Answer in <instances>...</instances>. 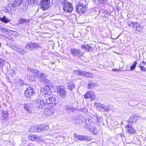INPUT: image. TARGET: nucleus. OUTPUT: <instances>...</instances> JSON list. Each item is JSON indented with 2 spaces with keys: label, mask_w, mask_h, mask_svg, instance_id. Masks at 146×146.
<instances>
[{
  "label": "nucleus",
  "mask_w": 146,
  "mask_h": 146,
  "mask_svg": "<svg viewBox=\"0 0 146 146\" xmlns=\"http://www.w3.org/2000/svg\"><path fill=\"white\" fill-rule=\"evenodd\" d=\"M51 97L50 98H45V99L44 100V101H45V103L46 104H50V106H51Z\"/></svg>",
  "instance_id": "30"
},
{
  "label": "nucleus",
  "mask_w": 146,
  "mask_h": 146,
  "mask_svg": "<svg viewBox=\"0 0 146 146\" xmlns=\"http://www.w3.org/2000/svg\"><path fill=\"white\" fill-rule=\"evenodd\" d=\"M35 92L33 88L31 87H28L25 91V95L28 98H31L35 94Z\"/></svg>",
  "instance_id": "5"
},
{
  "label": "nucleus",
  "mask_w": 146,
  "mask_h": 146,
  "mask_svg": "<svg viewBox=\"0 0 146 146\" xmlns=\"http://www.w3.org/2000/svg\"><path fill=\"white\" fill-rule=\"evenodd\" d=\"M33 48H36L38 49H41L42 47L39 45V44L36 43H33Z\"/></svg>",
  "instance_id": "25"
},
{
  "label": "nucleus",
  "mask_w": 146,
  "mask_h": 146,
  "mask_svg": "<svg viewBox=\"0 0 146 146\" xmlns=\"http://www.w3.org/2000/svg\"><path fill=\"white\" fill-rule=\"evenodd\" d=\"M76 9L78 13L81 14L84 13L86 11V6L82 4L78 5L77 6Z\"/></svg>",
  "instance_id": "8"
},
{
  "label": "nucleus",
  "mask_w": 146,
  "mask_h": 146,
  "mask_svg": "<svg viewBox=\"0 0 146 146\" xmlns=\"http://www.w3.org/2000/svg\"><path fill=\"white\" fill-rule=\"evenodd\" d=\"M93 2H95L96 1V0H92Z\"/></svg>",
  "instance_id": "53"
},
{
  "label": "nucleus",
  "mask_w": 146,
  "mask_h": 146,
  "mask_svg": "<svg viewBox=\"0 0 146 146\" xmlns=\"http://www.w3.org/2000/svg\"><path fill=\"white\" fill-rule=\"evenodd\" d=\"M68 89L70 91H72L73 88L75 87V85L74 82H70L68 84L67 86Z\"/></svg>",
  "instance_id": "18"
},
{
  "label": "nucleus",
  "mask_w": 146,
  "mask_h": 146,
  "mask_svg": "<svg viewBox=\"0 0 146 146\" xmlns=\"http://www.w3.org/2000/svg\"><path fill=\"white\" fill-rule=\"evenodd\" d=\"M63 4L64 5L63 9L64 11L66 13L71 12L73 9L72 4L65 0Z\"/></svg>",
  "instance_id": "2"
},
{
  "label": "nucleus",
  "mask_w": 146,
  "mask_h": 146,
  "mask_svg": "<svg viewBox=\"0 0 146 146\" xmlns=\"http://www.w3.org/2000/svg\"><path fill=\"white\" fill-rule=\"evenodd\" d=\"M85 77L88 78H92L93 77V74L91 73L86 72Z\"/></svg>",
  "instance_id": "35"
},
{
  "label": "nucleus",
  "mask_w": 146,
  "mask_h": 146,
  "mask_svg": "<svg viewBox=\"0 0 146 146\" xmlns=\"http://www.w3.org/2000/svg\"><path fill=\"white\" fill-rule=\"evenodd\" d=\"M0 21L5 23H7L10 21V20L9 19L5 16H3L0 18Z\"/></svg>",
  "instance_id": "23"
},
{
  "label": "nucleus",
  "mask_w": 146,
  "mask_h": 146,
  "mask_svg": "<svg viewBox=\"0 0 146 146\" xmlns=\"http://www.w3.org/2000/svg\"><path fill=\"white\" fill-rule=\"evenodd\" d=\"M47 76V75L46 74L44 73L41 74L40 73L39 74L38 76V77L40 79V80L41 78H42V79H44Z\"/></svg>",
  "instance_id": "29"
},
{
  "label": "nucleus",
  "mask_w": 146,
  "mask_h": 146,
  "mask_svg": "<svg viewBox=\"0 0 146 146\" xmlns=\"http://www.w3.org/2000/svg\"><path fill=\"white\" fill-rule=\"evenodd\" d=\"M51 106H55V105L56 104V98L53 97H51Z\"/></svg>",
  "instance_id": "24"
},
{
  "label": "nucleus",
  "mask_w": 146,
  "mask_h": 146,
  "mask_svg": "<svg viewBox=\"0 0 146 146\" xmlns=\"http://www.w3.org/2000/svg\"><path fill=\"white\" fill-rule=\"evenodd\" d=\"M121 136H124V135L123 134H122L121 135Z\"/></svg>",
  "instance_id": "52"
},
{
  "label": "nucleus",
  "mask_w": 146,
  "mask_h": 146,
  "mask_svg": "<svg viewBox=\"0 0 146 146\" xmlns=\"http://www.w3.org/2000/svg\"><path fill=\"white\" fill-rule=\"evenodd\" d=\"M25 110L29 113L32 112V110L33 109L32 105L31 103L25 104L24 105Z\"/></svg>",
  "instance_id": "14"
},
{
  "label": "nucleus",
  "mask_w": 146,
  "mask_h": 146,
  "mask_svg": "<svg viewBox=\"0 0 146 146\" xmlns=\"http://www.w3.org/2000/svg\"><path fill=\"white\" fill-rule=\"evenodd\" d=\"M86 72L81 70L80 76H82L85 77Z\"/></svg>",
  "instance_id": "41"
},
{
  "label": "nucleus",
  "mask_w": 146,
  "mask_h": 146,
  "mask_svg": "<svg viewBox=\"0 0 146 146\" xmlns=\"http://www.w3.org/2000/svg\"><path fill=\"white\" fill-rule=\"evenodd\" d=\"M133 22H128V25L130 26V27H132V26L131 25V24Z\"/></svg>",
  "instance_id": "49"
},
{
  "label": "nucleus",
  "mask_w": 146,
  "mask_h": 146,
  "mask_svg": "<svg viewBox=\"0 0 146 146\" xmlns=\"http://www.w3.org/2000/svg\"><path fill=\"white\" fill-rule=\"evenodd\" d=\"M131 25L132 26V27H133L135 30L138 26H139V24L137 22H133Z\"/></svg>",
  "instance_id": "32"
},
{
  "label": "nucleus",
  "mask_w": 146,
  "mask_h": 146,
  "mask_svg": "<svg viewBox=\"0 0 146 146\" xmlns=\"http://www.w3.org/2000/svg\"><path fill=\"white\" fill-rule=\"evenodd\" d=\"M45 127H47V128H48V125H46V126H44V127H43L42 128L41 127V126L40 127V129L41 130L42 129H45Z\"/></svg>",
  "instance_id": "48"
},
{
  "label": "nucleus",
  "mask_w": 146,
  "mask_h": 146,
  "mask_svg": "<svg viewBox=\"0 0 146 146\" xmlns=\"http://www.w3.org/2000/svg\"><path fill=\"white\" fill-rule=\"evenodd\" d=\"M44 114L47 116L51 115L54 111V109L53 108H47L43 110Z\"/></svg>",
  "instance_id": "9"
},
{
  "label": "nucleus",
  "mask_w": 146,
  "mask_h": 146,
  "mask_svg": "<svg viewBox=\"0 0 146 146\" xmlns=\"http://www.w3.org/2000/svg\"><path fill=\"white\" fill-rule=\"evenodd\" d=\"M81 47L82 48H84L85 50H90L91 48V46L88 44H83L81 45Z\"/></svg>",
  "instance_id": "27"
},
{
  "label": "nucleus",
  "mask_w": 146,
  "mask_h": 146,
  "mask_svg": "<svg viewBox=\"0 0 146 146\" xmlns=\"http://www.w3.org/2000/svg\"><path fill=\"white\" fill-rule=\"evenodd\" d=\"M1 46V42H0V47Z\"/></svg>",
  "instance_id": "54"
},
{
  "label": "nucleus",
  "mask_w": 146,
  "mask_h": 146,
  "mask_svg": "<svg viewBox=\"0 0 146 146\" xmlns=\"http://www.w3.org/2000/svg\"><path fill=\"white\" fill-rule=\"evenodd\" d=\"M27 146H34V145L32 143H29Z\"/></svg>",
  "instance_id": "50"
},
{
  "label": "nucleus",
  "mask_w": 146,
  "mask_h": 146,
  "mask_svg": "<svg viewBox=\"0 0 146 146\" xmlns=\"http://www.w3.org/2000/svg\"><path fill=\"white\" fill-rule=\"evenodd\" d=\"M84 96L85 99L90 98L92 100H94L95 98L94 93L91 91L88 92Z\"/></svg>",
  "instance_id": "10"
},
{
  "label": "nucleus",
  "mask_w": 146,
  "mask_h": 146,
  "mask_svg": "<svg viewBox=\"0 0 146 146\" xmlns=\"http://www.w3.org/2000/svg\"><path fill=\"white\" fill-rule=\"evenodd\" d=\"M7 45L11 49L16 50L20 54L24 55L26 53V50H24L21 48L18 47L17 46L14 44H12L10 43H9L7 44Z\"/></svg>",
  "instance_id": "3"
},
{
  "label": "nucleus",
  "mask_w": 146,
  "mask_h": 146,
  "mask_svg": "<svg viewBox=\"0 0 146 146\" xmlns=\"http://www.w3.org/2000/svg\"><path fill=\"white\" fill-rule=\"evenodd\" d=\"M98 1L100 3H102L106 1L107 0H98Z\"/></svg>",
  "instance_id": "47"
},
{
  "label": "nucleus",
  "mask_w": 146,
  "mask_h": 146,
  "mask_svg": "<svg viewBox=\"0 0 146 146\" xmlns=\"http://www.w3.org/2000/svg\"><path fill=\"white\" fill-rule=\"evenodd\" d=\"M57 93L61 98L63 99L66 98V93L64 86H60L57 89Z\"/></svg>",
  "instance_id": "4"
},
{
  "label": "nucleus",
  "mask_w": 146,
  "mask_h": 146,
  "mask_svg": "<svg viewBox=\"0 0 146 146\" xmlns=\"http://www.w3.org/2000/svg\"><path fill=\"white\" fill-rule=\"evenodd\" d=\"M137 63V61L134 62L133 64L131 66V70H132L135 68Z\"/></svg>",
  "instance_id": "37"
},
{
  "label": "nucleus",
  "mask_w": 146,
  "mask_h": 146,
  "mask_svg": "<svg viewBox=\"0 0 146 146\" xmlns=\"http://www.w3.org/2000/svg\"><path fill=\"white\" fill-rule=\"evenodd\" d=\"M125 127L126 130L128 133L130 134H134L135 133L136 130L132 126H130L129 124L125 125Z\"/></svg>",
  "instance_id": "13"
},
{
  "label": "nucleus",
  "mask_w": 146,
  "mask_h": 146,
  "mask_svg": "<svg viewBox=\"0 0 146 146\" xmlns=\"http://www.w3.org/2000/svg\"><path fill=\"white\" fill-rule=\"evenodd\" d=\"M70 50L71 51L70 53L71 54H76V55H77V54H80V51L79 50H77L74 48L71 49Z\"/></svg>",
  "instance_id": "26"
},
{
  "label": "nucleus",
  "mask_w": 146,
  "mask_h": 146,
  "mask_svg": "<svg viewBox=\"0 0 146 146\" xmlns=\"http://www.w3.org/2000/svg\"><path fill=\"white\" fill-rule=\"evenodd\" d=\"M38 1V0H30V1H29V3L30 4H33L35 5L37 4Z\"/></svg>",
  "instance_id": "36"
},
{
  "label": "nucleus",
  "mask_w": 146,
  "mask_h": 146,
  "mask_svg": "<svg viewBox=\"0 0 146 146\" xmlns=\"http://www.w3.org/2000/svg\"><path fill=\"white\" fill-rule=\"evenodd\" d=\"M28 139L33 141H39L41 140V137L35 135L31 134L29 136Z\"/></svg>",
  "instance_id": "11"
},
{
  "label": "nucleus",
  "mask_w": 146,
  "mask_h": 146,
  "mask_svg": "<svg viewBox=\"0 0 146 146\" xmlns=\"http://www.w3.org/2000/svg\"><path fill=\"white\" fill-rule=\"evenodd\" d=\"M40 9L44 11L48 9L51 6V2L50 0H42L39 5Z\"/></svg>",
  "instance_id": "1"
},
{
  "label": "nucleus",
  "mask_w": 146,
  "mask_h": 146,
  "mask_svg": "<svg viewBox=\"0 0 146 146\" xmlns=\"http://www.w3.org/2000/svg\"><path fill=\"white\" fill-rule=\"evenodd\" d=\"M94 127L91 128L90 127H89L88 129L90 131L92 132L94 129Z\"/></svg>",
  "instance_id": "46"
},
{
  "label": "nucleus",
  "mask_w": 146,
  "mask_h": 146,
  "mask_svg": "<svg viewBox=\"0 0 146 146\" xmlns=\"http://www.w3.org/2000/svg\"><path fill=\"white\" fill-rule=\"evenodd\" d=\"M14 4L11 3V4H9V7H15V6H14Z\"/></svg>",
  "instance_id": "45"
},
{
  "label": "nucleus",
  "mask_w": 146,
  "mask_h": 146,
  "mask_svg": "<svg viewBox=\"0 0 146 146\" xmlns=\"http://www.w3.org/2000/svg\"><path fill=\"white\" fill-rule=\"evenodd\" d=\"M41 92L42 94H44L46 96V95H50L51 93L50 90V86L49 85H46L43 88L41 89Z\"/></svg>",
  "instance_id": "7"
},
{
  "label": "nucleus",
  "mask_w": 146,
  "mask_h": 146,
  "mask_svg": "<svg viewBox=\"0 0 146 146\" xmlns=\"http://www.w3.org/2000/svg\"><path fill=\"white\" fill-rule=\"evenodd\" d=\"M145 146H146V145Z\"/></svg>",
  "instance_id": "58"
},
{
  "label": "nucleus",
  "mask_w": 146,
  "mask_h": 146,
  "mask_svg": "<svg viewBox=\"0 0 146 146\" xmlns=\"http://www.w3.org/2000/svg\"><path fill=\"white\" fill-rule=\"evenodd\" d=\"M74 136L75 137V140L84 141L86 140L88 141H90L91 139L89 137L86 136L79 135L76 133L74 134Z\"/></svg>",
  "instance_id": "6"
},
{
  "label": "nucleus",
  "mask_w": 146,
  "mask_h": 146,
  "mask_svg": "<svg viewBox=\"0 0 146 146\" xmlns=\"http://www.w3.org/2000/svg\"><path fill=\"white\" fill-rule=\"evenodd\" d=\"M115 70H116V69H115V70H113V71H115Z\"/></svg>",
  "instance_id": "57"
},
{
  "label": "nucleus",
  "mask_w": 146,
  "mask_h": 146,
  "mask_svg": "<svg viewBox=\"0 0 146 146\" xmlns=\"http://www.w3.org/2000/svg\"><path fill=\"white\" fill-rule=\"evenodd\" d=\"M30 20L29 19H23L20 18L19 20V23L21 24H22L24 23H27L29 22Z\"/></svg>",
  "instance_id": "17"
},
{
  "label": "nucleus",
  "mask_w": 146,
  "mask_h": 146,
  "mask_svg": "<svg viewBox=\"0 0 146 146\" xmlns=\"http://www.w3.org/2000/svg\"><path fill=\"white\" fill-rule=\"evenodd\" d=\"M65 108L66 110H70L73 111L74 110V108L72 104L66 105L65 106Z\"/></svg>",
  "instance_id": "28"
},
{
  "label": "nucleus",
  "mask_w": 146,
  "mask_h": 146,
  "mask_svg": "<svg viewBox=\"0 0 146 146\" xmlns=\"http://www.w3.org/2000/svg\"><path fill=\"white\" fill-rule=\"evenodd\" d=\"M32 72L36 76H38L40 73V72L36 70H32Z\"/></svg>",
  "instance_id": "38"
},
{
  "label": "nucleus",
  "mask_w": 146,
  "mask_h": 146,
  "mask_svg": "<svg viewBox=\"0 0 146 146\" xmlns=\"http://www.w3.org/2000/svg\"><path fill=\"white\" fill-rule=\"evenodd\" d=\"M22 0H15L14 6L20 5L22 3Z\"/></svg>",
  "instance_id": "31"
},
{
  "label": "nucleus",
  "mask_w": 146,
  "mask_h": 146,
  "mask_svg": "<svg viewBox=\"0 0 146 146\" xmlns=\"http://www.w3.org/2000/svg\"><path fill=\"white\" fill-rule=\"evenodd\" d=\"M2 31L4 33L5 32H7L8 33H10L11 35H12V36L16 37L17 36V33L15 31H13L8 29H5V28L2 29Z\"/></svg>",
  "instance_id": "15"
},
{
  "label": "nucleus",
  "mask_w": 146,
  "mask_h": 146,
  "mask_svg": "<svg viewBox=\"0 0 146 146\" xmlns=\"http://www.w3.org/2000/svg\"><path fill=\"white\" fill-rule=\"evenodd\" d=\"M29 131L32 132H35V131H38L39 129L38 127H37L35 126H31L29 129Z\"/></svg>",
  "instance_id": "19"
},
{
  "label": "nucleus",
  "mask_w": 146,
  "mask_h": 146,
  "mask_svg": "<svg viewBox=\"0 0 146 146\" xmlns=\"http://www.w3.org/2000/svg\"><path fill=\"white\" fill-rule=\"evenodd\" d=\"M96 106H97L101 107L105 110V111H107L108 110V108L107 106L103 104H96Z\"/></svg>",
  "instance_id": "22"
},
{
  "label": "nucleus",
  "mask_w": 146,
  "mask_h": 146,
  "mask_svg": "<svg viewBox=\"0 0 146 146\" xmlns=\"http://www.w3.org/2000/svg\"><path fill=\"white\" fill-rule=\"evenodd\" d=\"M36 106L39 109L42 108L44 106L45 104V101L44 100H41L39 99L36 100Z\"/></svg>",
  "instance_id": "12"
},
{
  "label": "nucleus",
  "mask_w": 146,
  "mask_h": 146,
  "mask_svg": "<svg viewBox=\"0 0 146 146\" xmlns=\"http://www.w3.org/2000/svg\"><path fill=\"white\" fill-rule=\"evenodd\" d=\"M80 70H75L74 71V73L77 75L80 76Z\"/></svg>",
  "instance_id": "40"
},
{
  "label": "nucleus",
  "mask_w": 146,
  "mask_h": 146,
  "mask_svg": "<svg viewBox=\"0 0 146 146\" xmlns=\"http://www.w3.org/2000/svg\"><path fill=\"white\" fill-rule=\"evenodd\" d=\"M8 64L7 62L0 58V68H2L4 65Z\"/></svg>",
  "instance_id": "20"
},
{
  "label": "nucleus",
  "mask_w": 146,
  "mask_h": 146,
  "mask_svg": "<svg viewBox=\"0 0 146 146\" xmlns=\"http://www.w3.org/2000/svg\"><path fill=\"white\" fill-rule=\"evenodd\" d=\"M115 70H116V69H115V70H113V71H115Z\"/></svg>",
  "instance_id": "55"
},
{
  "label": "nucleus",
  "mask_w": 146,
  "mask_h": 146,
  "mask_svg": "<svg viewBox=\"0 0 146 146\" xmlns=\"http://www.w3.org/2000/svg\"><path fill=\"white\" fill-rule=\"evenodd\" d=\"M139 67L142 71H146V68L145 67L142 65H140Z\"/></svg>",
  "instance_id": "42"
},
{
  "label": "nucleus",
  "mask_w": 146,
  "mask_h": 146,
  "mask_svg": "<svg viewBox=\"0 0 146 146\" xmlns=\"http://www.w3.org/2000/svg\"><path fill=\"white\" fill-rule=\"evenodd\" d=\"M8 115L7 112L3 114L1 116V118L3 120H6L7 118Z\"/></svg>",
  "instance_id": "33"
},
{
  "label": "nucleus",
  "mask_w": 146,
  "mask_h": 146,
  "mask_svg": "<svg viewBox=\"0 0 146 146\" xmlns=\"http://www.w3.org/2000/svg\"><path fill=\"white\" fill-rule=\"evenodd\" d=\"M96 85L94 83H90L88 84L89 88L90 89H92V88Z\"/></svg>",
  "instance_id": "39"
},
{
  "label": "nucleus",
  "mask_w": 146,
  "mask_h": 146,
  "mask_svg": "<svg viewBox=\"0 0 146 146\" xmlns=\"http://www.w3.org/2000/svg\"><path fill=\"white\" fill-rule=\"evenodd\" d=\"M41 82H43L44 83L46 84H48L49 85L50 84V81L48 80V79H47L46 78L44 79H42V78H41Z\"/></svg>",
  "instance_id": "34"
},
{
  "label": "nucleus",
  "mask_w": 146,
  "mask_h": 146,
  "mask_svg": "<svg viewBox=\"0 0 146 146\" xmlns=\"http://www.w3.org/2000/svg\"><path fill=\"white\" fill-rule=\"evenodd\" d=\"M98 132L96 128H94V129L92 132L94 134L96 135Z\"/></svg>",
  "instance_id": "43"
},
{
  "label": "nucleus",
  "mask_w": 146,
  "mask_h": 146,
  "mask_svg": "<svg viewBox=\"0 0 146 146\" xmlns=\"http://www.w3.org/2000/svg\"><path fill=\"white\" fill-rule=\"evenodd\" d=\"M84 127L86 129H88L89 127H91L89 125L86 124L84 126Z\"/></svg>",
  "instance_id": "44"
},
{
  "label": "nucleus",
  "mask_w": 146,
  "mask_h": 146,
  "mask_svg": "<svg viewBox=\"0 0 146 146\" xmlns=\"http://www.w3.org/2000/svg\"><path fill=\"white\" fill-rule=\"evenodd\" d=\"M20 82H21V84L20 85H22L23 84L24 82H23V80H20Z\"/></svg>",
  "instance_id": "51"
},
{
  "label": "nucleus",
  "mask_w": 146,
  "mask_h": 146,
  "mask_svg": "<svg viewBox=\"0 0 146 146\" xmlns=\"http://www.w3.org/2000/svg\"><path fill=\"white\" fill-rule=\"evenodd\" d=\"M135 33L138 34H140L143 31V29L141 27L140 25L137 27L136 29L135 30Z\"/></svg>",
  "instance_id": "21"
},
{
  "label": "nucleus",
  "mask_w": 146,
  "mask_h": 146,
  "mask_svg": "<svg viewBox=\"0 0 146 146\" xmlns=\"http://www.w3.org/2000/svg\"><path fill=\"white\" fill-rule=\"evenodd\" d=\"M115 70H116V69H115V70H113V71H115Z\"/></svg>",
  "instance_id": "56"
},
{
  "label": "nucleus",
  "mask_w": 146,
  "mask_h": 146,
  "mask_svg": "<svg viewBox=\"0 0 146 146\" xmlns=\"http://www.w3.org/2000/svg\"><path fill=\"white\" fill-rule=\"evenodd\" d=\"M25 48L31 50H33V42H28L26 44Z\"/></svg>",
  "instance_id": "16"
}]
</instances>
